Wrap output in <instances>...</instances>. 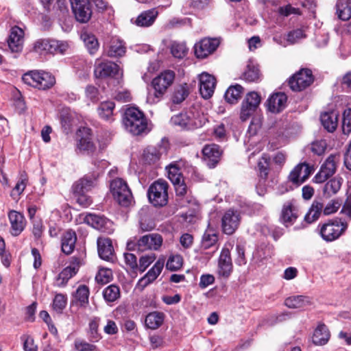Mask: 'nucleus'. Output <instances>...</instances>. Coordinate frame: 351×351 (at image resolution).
Returning a JSON list of instances; mask_svg holds the SVG:
<instances>
[{"mask_svg":"<svg viewBox=\"0 0 351 351\" xmlns=\"http://www.w3.org/2000/svg\"><path fill=\"white\" fill-rule=\"evenodd\" d=\"M171 121L173 125H178L182 129L193 130L202 127L208 120L196 108H192L188 111L172 117Z\"/></svg>","mask_w":351,"mask_h":351,"instance_id":"obj_1","label":"nucleus"},{"mask_svg":"<svg viewBox=\"0 0 351 351\" xmlns=\"http://www.w3.org/2000/svg\"><path fill=\"white\" fill-rule=\"evenodd\" d=\"M175 77V72L171 70H165L155 77L152 81L154 93L148 95L147 101L151 104L158 102L173 84Z\"/></svg>","mask_w":351,"mask_h":351,"instance_id":"obj_2","label":"nucleus"},{"mask_svg":"<svg viewBox=\"0 0 351 351\" xmlns=\"http://www.w3.org/2000/svg\"><path fill=\"white\" fill-rule=\"evenodd\" d=\"M123 123L125 128L134 135H139L147 129L144 114L136 108H130L125 112Z\"/></svg>","mask_w":351,"mask_h":351,"instance_id":"obj_3","label":"nucleus"},{"mask_svg":"<svg viewBox=\"0 0 351 351\" xmlns=\"http://www.w3.org/2000/svg\"><path fill=\"white\" fill-rule=\"evenodd\" d=\"M23 82L40 90L51 88L56 83V79L50 73L45 71H31L22 77Z\"/></svg>","mask_w":351,"mask_h":351,"instance_id":"obj_4","label":"nucleus"},{"mask_svg":"<svg viewBox=\"0 0 351 351\" xmlns=\"http://www.w3.org/2000/svg\"><path fill=\"white\" fill-rule=\"evenodd\" d=\"M167 182L163 180H158L149 187L147 196L149 202L154 206H164L168 202Z\"/></svg>","mask_w":351,"mask_h":351,"instance_id":"obj_5","label":"nucleus"},{"mask_svg":"<svg viewBox=\"0 0 351 351\" xmlns=\"http://www.w3.org/2000/svg\"><path fill=\"white\" fill-rule=\"evenodd\" d=\"M339 160L340 155L339 154H332L328 156L322 164L313 181L315 183L321 184L328 180L336 173Z\"/></svg>","mask_w":351,"mask_h":351,"instance_id":"obj_6","label":"nucleus"},{"mask_svg":"<svg viewBox=\"0 0 351 351\" xmlns=\"http://www.w3.org/2000/svg\"><path fill=\"white\" fill-rule=\"evenodd\" d=\"M110 191L114 199L123 206H128L133 199V196L127 183L121 178L111 182Z\"/></svg>","mask_w":351,"mask_h":351,"instance_id":"obj_7","label":"nucleus"},{"mask_svg":"<svg viewBox=\"0 0 351 351\" xmlns=\"http://www.w3.org/2000/svg\"><path fill=\"white\" fill-rule=\"evenodd\" d=\"M68 49V44L62 41L42 38L34 43V51L38 53H64Z\"/></svg>","mask_w":351,"mask_h":351,"instance_id":"obj_8","label":"nucleus"},{"mask_svg":"<svg viewBox=\"0 0 351 351\" xmlns=\"http://www.w3.org/2000/svg\"><path fill=\"white\" fill-rule=\"evenodd\" d=\"M348 224L338 220L330 221L322 225L319 233L326 241H332L338 239L347 229Z\"/></svg>","mask_w":351,"mask_h":351,"instance_id":"obj_9","label":"nucleus"},{"mask_svg":"<svg viewBox=\"0 0 351 351\" xmlns=\"http://www.w3.org/2000/svg\"><path fill=\"white\" fill-rule=\"evenodd\" d=\"M313 81L312 71L308 69H302L289 78V85L292 90L299 92L311 86Z\"/></svg>","mask_w":351,"mask_h":351,"instance_id":"obj_10","label":"nucleus"},{"mask_svg":"<svg viewBox=\"0 0 351 351\" xmlns=\"http://www.w3.org/2000/svg\"><path fill=\"white\" fill-rule=\"evenodd\" d=\"M233 271V265L229 248L224 246L220 253L217 263V274L219 278L228 279Z\"/></svg>","mask_w":351,"mask_h":351,"instance_id":"obj_11","label":"nucleus"},{"mask_svg":"<svg viewBox=\"0 0 351 351\" xmlns=\"http://www.w3.org/2000/svg\"><path fill=\"white\" fill-rule=\"evenodd\" d=\"M163 239L161 235L158 234H148L141 237L137 241L136 245L139 251H146L149 250H157L162 243ZM131 245H135L134 243H128V247L131 248Z\"/></svg>","mask_w":351,"mask_h":351,"instance_id":"obj_12","label":"nucleus"},{"mask_svg":"<svg viewBox=\"0 0 351 351\" xmlns=\"http://www.w3.org/2000/svg\"><path fill=\"white\" fill-rule=\"evenodd\" d=\"M261 102V96L254 91L247 94L242 102L240 118L243 121L247 120L256 111Z\"/></svg>","mask_w":351,"mask_h":351,"instance_id":"obj_13","label":"nucleus"},{"mask_svg":"<svg viewBox=\"0 0 351 351\" xmlns=\"http://www.w3.org/2000/svg\"><path fill=\"white\" fill-rule=\"evenodd\" d=\"M73 12L77 21L87 23L92 15L89 0H69Z\"/></svg>","mask_w":351,"mask_h":351,"instance_id":"obj_14","label":"nucleus"},{"mask_svg":"<svg viewBox=\"0 0 351 351\" xmlns=\"http://www.w3.org/2000/svg\"><path fill=\"white\" fill-rule=\"evenodd\" d=\"M241 215L237 210H228L222 217L221 228L223 233L231 235L239 228Z\"/></svg>","mask_w":351,"mask_h":351,"instance_id":"obj_15","label":"nucleus"},{"mask_svg":"<svg viewBox=\"0 0 351 351\" xmlns=\"http://www.w3.org/2000/svg\"><path fill=\"white\" fill-rule=\"evenodd\" d=\"M313 170V166L306 162L300 163L289 173V180L293 184L300 186L309 178Z\"/></svg>","mask_w":351,"mask_h":351,"instance_id":"obj_16","label":"nucleus"},{"mask_svg":"<svg viewBox=\"0 0 351 351\" xmlns=\"http://www.w3.org/2000/svg\"><path fill=\"white\" fill-rule=\"evenodd\" d=\"M219 41L216 38H204L195 45V54L197 58H205L218 47Z\"/></svg>","mask_w":351,"mask_h":351,"instance_id":"obj_17","label":"nucleus"},{"mask_svg":"<svg viewBox=\"0 0 351 351\" xmlns=\"http://www.w3.org/2000/svg\"><path fill=\"white\" fill-rule=\"evenodd\" d=\"M203 159L209 168H214L219 162L222 151L216 144L206 145L202 149Z\"/></svg>","mask_w":351,"mask_h":351,"instance_id":"obj_18","label":"nucleus"},{"mask_svg":"<svg viewBox=\"0 0 351 351\" xmlns=\"http://www.w3.org/2000/svg\"><path fill=\"white\" fill-rule=\"evenodd\" d=\"M24 32L18 26L11 28L8 39V45L12 52H21L23 47Z\"/></svg>","mask_w":351,"mask_h":351,"instance_id":"obj_19","label":"nucleus"},{"mask_svg":"<svg viewBox=\"0 0 351 351\" xmlns=\"http://www.w3.org/2000/svg\"><path fill=\"white\" fill-rule=\"evenodd\" d=\"M164 267V261L158 260L148 272L141 278L137 285L136 288L143 291L147 285L153 282L160 274Z\"/></svg>","mask_w":351,"mask_h":351,"instance_id":"obj_20","label":"nucleus"},{"mask_svg":"<svg viewBox=\"0 0 351 351\" xmlns=\"http://www.w3.org/2000/svg\"><path fill=\"white\" fill-rule=\"evenodd\" d=\"M199 80L201 95L204 99H209L213 95L215 88V78L207 73H202L199 75Z\"/></svg>","mask_w":351,"mask_h":351,"instance_id":"obj_21","label":"nucleus"},{"mask_svg":"<svg viewBox=\"0 0 351 351\" xmlns=\"http://www.w3.org/2000/svg\"><path fill=\"white\" fill-rule=\"evenodd\" d=\"M119 66L112 62H99L95 64L94 74L97 78L113 77L118 73Z\"/></svg>","mask_w":351,"mask_h":351,"instance_id":"obj_22","label":"nucleus"},{"mask_svg":"<svg viewBox=\"0 0 351 351\" xmlns=\"http://www.w3.org/2000/svg\"><path fill=\"white\" fill-rule=\"evenodd\" d=\"M80 133L84 134L82 136L77 144L78 149L87 154H93L96 151V146L92 141L90 130L83 128L79 130Z\"/></svg>","mask_w":351,"mask_h":351,"instance_id":"obj_23","label":"nucleus"},{"mask_svg":"<svg viewBox=\"0 0 351 351\" xmlns=\"http://www.w3.org/2000/svg\"><path fill=\"white\" fill-rule=\"evenodd\" d=\"M287 99V95L283 93L271 95L267 101L268 110L273 113L280 112L285 108Z\"/></svg>","mask_w":351,"mask_h":351,"instance_id":"obj_24","label":"nucleus"},{"mask_svg":"<svg viewBox=\"0 0 351 351\" xmlns=\"http://www.w3.org/2000/svg\"><path fill=\"white\" fill-rule=\"evenodd\" d=\"M98 254L103 260L110 261L114 257V248L111 239L109 238H99L97 239Z\"/></svg>","mask_w":351,"mask_h":351,"instance_id":"obj_25","label":"nucleus"},{"mask_svg":"<svg viewBox=\"0 0 351 351\" xmlns=\"http://www.w3.org/2000/svg\"><path fill=\"white\" fill-rule=\"evenodd\" d=\"M96 178L93 176H85L76 181L72 186L74 194H83L89 191L95 186Z\"/></svg>","mask_w":351,"mask_h":351,"instance_id":"obj_26","label":"nucleus"},{"mask_svg":"<svg viewBox=\"0 0 351 351\" xmlns=\"http://www.w3.org/2000/svg\"><path fill=\"white\" fill-rule=\"evenodd\" d=\"M79 267V261L77 259L75 261L71 263L69 266L65 267L56 278L57 286H64L67 283L68 280L77 274Z\"/></svg>","mask_w":351,"mask_h":351,"instance_id":"obj_27","label":"nucleus"},{"mask_svg":"<svg viewBox=\"0 0 351 351\" xmlns=\"http://www.w3.org/2000/svg\"><path fill=\"white\" fill-rule=\"evenodd\" d=\"M84 221L88 226L103 232H105L106 227L111 224V222L103 216L91 213L84 217Z\"/></svg>","mask_w":351,"mask_h":351,"instance_id":"obj_28","label":"nucleus"},{"mask_svg":"<svg viewBox=\"0 0 351 351\" xmlns=\"http://www.w3.org/2000/svg\"><path fill=\"white\" fill-rule=\"evenodd\" d=\"M8 217L11 223L12 234L19 235L24 229L25 221L23 215L15 210L9 213Z\"/></svg>","mask_w":351,"mask_h":351,"instance_id":"obj_29","label":"nucleus"},{"mask_svg":"<svg viewBox=\"0 0 351 351\" xmlns=\"http://www.w3.org/2000/svg\"><path fill=\"white\" fill-rule=\"evenodd\" d=\"M165 315L160 311H153L148 313L145 319V326L151 330L159 328L164 323Z\"/></svg>","mask_w":351,"mask_h":351,"instance_id":"obj_30","label":"nucleus"},{"mask_svg":"<svg viewBox=\"0 0 351 351\" xmlns=\"http://www.w3.org/2000/svg\"><path fill=\"white\" fill-rule=\"evenodd\" d=\"M176 191V201L180 207H184L189 203V197L186 196L187 187L184 180H180L178 182H173Z\"/></svg>","mask_w":351,"mask_h":351,"instance_id":"obj_31","label":"nucleus"},{"mask_svg":"<svg viewBox=\"0 0 351 351\" xmlns=\"http://www.w3.org/2000/svg\"><path fill=\"white\" fill-rule=\"evenodd\" d=\"M330 337V332L327 326L324 324H319L314 331L312 341L315 345L322 346L328 341Z\"/></svg>","mask_w":351,"mask_h":351,"instance_id":"obj_32","label":"nucleus"},{"mask_svg":"<svg viewBox=\"0 0 351 351\" xmlns=\"http://www.w3.org/2000/svg\"><path fill=\"white\" fill-rule=\"evenodd\" d=\"M298 217L295 208L291 202H287L283 206L281 212L280 220L286 226H289L293 223Z\"/></svg>","mask_w":351,"mask_h":351,"instance_id":"obj_33","label":"nucleus"},{"mask_svg":"<svg viewBox=\"0 0 351 351\" xmlns=\"http://www.w3.org/2000/svg\"><path fill=\"white\" fill-rule=\"evenodd\" d=\"M320 120L324 128L328 132H334L338 123V114L335 112H324L321 114Z\"/></svg>","mask_w":351,"mask_h":351,"instance_id":"obj_34","label":"nucleus"},{"mask_svg":"<svg viewBox=\"0 0 351 351\" xmlns=\"http://www.w3.org/2000/svg\"><path fill=\"white\" fill-rule=\"evenodd\" d=\"M77 237L75 232L72 230L66 231L62 239V251L66 254H70L73 252Z\"/></svg>","mask_w":351,"mask_h":351,"instance_id":"obj_35","label":"nucleus"},{"mask_svg":"<svg viewBox=\"0 0 351 351\" xmlns=\"http://www.w3.org/2000/svg\"><path fill=\"white\" fill-rule=\"evenodd\" d=\"M260 78L261 73L258 66L249 62L242 73L241 79L248 82H257Z\"/></svg>","mask_w":351,"mask_h":351,"instance_id":"obj_36","label":"nucleus"},{"mask_svg":"<svg viewBox=\"0 0 351 351\" xmlns=\"http://www.w3.org/2000/svg\"><path fill=\"white\" fill-rule=\"evenodd\" d=\"M336 10L339 19L349 20L351 18V0H337Z\"/></svg>","mask_w":351,"mask_h":351,"instance_id":"obj_37","label":"nucleus"},{"mask_svg":"<svg viewBox=\"0 0 351 351\" xmlns=\"http://www.w3.org/2000/svg\"><path fill=\"white\" fill-rule=\"evenodd\" d=\"M158 15L155 10H149L142 12L136 19V24L141 27H148L152 25Z\"/></svg>","mask_w":351,"mask_h":351,"instance_id":"obj_38","label":"nucleus"},{"mask_svg":"<svg viewBox=\"0 0 351 351\" xmlns=\"http://www.w3.org/2000/svg\"><path fill=\"white\" fill-rule=\"evenodd\" d=\"M324 205L318 201H313L311 208L304 217L305 221L308 223H313L317 220L323 212Z\"/></svg>","mask_w":351,"mask_h":351,"instance_id":"obj_39","label":"nucleus"},{"mask_svg":"<svg viewBox=\"0 0 351 351\" xmlns=\"http://www.w3.org/2000/svg\"><path fill=\"white\" fill-rule=\"evenodd\" d=\"M310 304L309 298L304 295H293L287 298L285 304L290 308H299Z\"/></svg>","mask_w":351,"mask_h":351,"instance_id":"obj_40","label":"nucleus"},{"mask_svg":"<svg viewBox=\"0 0 351 351\" xmlns=\"http://www.w3.org/2000/svg\"><path fill=\"white\" fill-rule=\"evenodd\" d=\"M341 186V178H334L328 181L323 189L324 196L326 198L336 194Z\"/></svg>","mask_w":351,"mask_h":351,"instance_id":"obj_41","label":"nucleus"},{"mask_svg":"<svg viewBox=\"0 0 351 351\" xmlns=\"http://www.w3.org/2000/svg\"><path fill=\"white\" fill-rule=\"evenodd\" d=\"M183 165L182 161L174 162L169 164L167 167L168 178L173 182H178L179 180H182L183 177L180 171L181 166Z\"/></svg>","mask_w":351,"mask_h":351,"instance_id":"obj_42","label":"nucleus"},{"mask_svg":"<svg viewBox=\"0 0 351 351\" xmlns=\"http://www.w3.org/2000/svg\"><path fill=\"white\" fill-rule=\"evenodd\" d=\"M189 94V86L186 83L177 86L171 96V101L175 104H181L186 99Z\"/></svg>","mask_w":351,"mask_h":351,"instance_id":"obj_43","label":"nucleus"},{"mask_svg":"<svg viewBox=\"0 0 351 351\" xmlns=\"http://www.w3.org/2000/svg\"><path fill=\"white\" fill-rule=\"evenodd\" d=\"M125 53V47L122 40L117 38L111 40L108 56L110 57L121 56Z\"/></svg>","mask_w":351,"mask_h":351,"instance_id":"obj_44","label":"nucleus"},{"mask_svg":"<svg viewBox=\"0 0 351 351\" xmlns=\"http://www.w3.org/2000/svg\"><path fill=\"white\" fill-rule=\"evenodd\" d=\"M243 91V88L239 84L230 86L225 93V99L229 104H236L241 98Z\"/></svg>","mask_w":351,"mask_h":351,"instance_id":"obj_45","label":"nucleus"},{"mask_svg":"<svg viewBox=\"0 0 351 351\" xmlns=\"http://www.w3.org/2000/svg\"><path fill=\"white\" fill-rule=\"evenodd\" d=\"M80 37L89 53L94 54L99 47V43L96 37L93 34L86 32H82Z\"/></svg>","mask_w":351,"mask_h":351,"instance_id":"obj_46","label":"nucleus"},{"mask_svg":"<svg viewBox=\"0 0 351 351\" xmlns=\"http://www.w3.org/2000/svg\"><path fill=\"white\" fill-rule=\"evenodd\" d=\"M218 241V235L211 231H206L202 236L201 248L208 250L215 247Z\"/></svg>","mask_w":351,"mask_h":351,"instance_id":"obj_47","label":"nucleus"},{"mask_svg":"<svg viewBox=\"0 0 351 351\" xmlns=\"http://www.w3.org/2000/svg\"><path fill=\"white\" fill-rule=\"evenodd\" d=\"M170 50L172 56L178 59H182L188 53V49L184 43L174 41L171 43Z\"/></svg>","mask_w":351,"mask_h":351,"instance_id":"obj_48","label":"nucleus"},{"mask_svg":"<svg viewBox=\"0 0 351 351\" xmlns=\"http://www.w3.org/2000/svg\"><path fill=\"white\" fill-rule=\"evenodd\" d=\"M114 106V103L112 101L102 102L98 108L99 117L106 120L110 119L112 116Z\"/></svg>","mask_w":351,"mask_h":351,"instance_id":"obj_49","label":"nucleus"},{"mask_svg":"<svg viewBox=\"0 0 351 351\" xmlns=\"http://www.w3.org/2000/svg\"><path fill=\"white\" fill-rule=\"evenodd\" d=\"M103 296L107 302H114L120 297L119 287L114 285H110L103 291Z\"/></svg>","mask_w":351,"mask_h":351,"instance_id":"obj_50","label":"nucleus"},{"mask_svg":"<svg viewBox=\"0 0 351 351\" xmlns=\"http://www.w3.org/2000/svg\"><path fill=\"white\" fill-rule=\"evenodd\" d=\"M74 296L80 306H85L88 304L89 289L87 286L81 285L77 287Z\"/></svg>","mask_w":351,"mask_h":351,"instance_id":"obj_51","label":"nucleus"},{"mask_svg":"<svg viewBox=\"0 0 351 351\" xmlns=\"http://www.w3.org/2000/svg\"><path fill=\"white\" fill-rule=\"evenodd\" d=\"M306 34L302 29H296L290 31L286 36V40L290 45L298 43L300 40L306 38Z\"/></svg>","mask_w":351,"mask_h":351,"instance_id":"obj_52","label":"nucleus"},{"mask_svg":"<svg viewBox=\"0 0 351 351\" xmlns=\"http://www.w3.org/2000/svg\"><path fill=\"white\" fill-rule=\"evenodd\" d=\"M270 158L267 154H264L258 163V167L261 178L265 179L267 176L269 167Z\"/></svg>","mask_w":351,"mask_h":351,"instance_id":"obj_53","label":"nucleus"},{"mask_svg":"<svg viewBox=\"0 0 351 351\" xmlns=\"http://www.w3.org/2000/svg\"><path fill=\"white\" fill-rule=\"evenodd\" d=\"M98 319L94 318L89 323V339L92 341H98L100 339V335L98 333Z\"/></svg>","mask_w":351,"mask_h":351,"instance_id":"obj_54","label":"nucleus"},{"mask_svg":"<svg viewBox=\"0 0 351 351\" xmlns=\"http://www.w3.org/2000/svg\"><path fill=\"white\" fill-rule=\"evenodd\" d=\"M342 131L344 134L351 133V108L346 109L343 113Z\"/></svg>","mask_w":351,"mask_h":351,"instance_id":"obj_55","label":"nucleus"},{"mask_svg":"<svg viewBox=\"0 0 351 351\" xmlns=\"http://www.w3.org/2000/svg\"><path fill=\"white\" fill-rule=\"evenodd\" d=\"M66 305V297L62 294H56L53 302V308L58 313H62Z\"/></svg>","mask_w":351,"mask_h":351,"instance_id":"obj_56","label":"nucleus"},{"mask_svg":"<svg viewBox=\"0 0 351 351\" xmlns=\"http://www.w3.org/2000/svg\"><path fill=\"white\" fill-rule=\"evenodd\" d=\"M342 201L339 199H335L330 201L323 208V213L325 215H329L335 213L340 208Z\"/></svg>","mask_w":351,"mask_h":351,"instance_id":"obj_57","label":"nucleus"},{"mask_svg":"<svg viewBox=\"0 0 351 351\" xmlns=\"http://www.w3.org/2000/svg\"><path fill=\"white\" fill-rule=\"evenodd\" d=\"M182 266V257L180 255H176L170 257L167 263V269L171 271H176Z\"/></svg>","mask_w":351,"mask_h":351,"instance_id":"obj_58","label":"nucleus"},{"mask_svg":"<svg viewBox=\"0 0 351 351\" xmlns=\"http://www.w3.org/2000/svg\"><path fill=\"white\" fill-rule=\"evenodd\" d=\"M112 277V273L110 269H101L95 276V280L102 285L108 283Z\"/></svg>","mask_w":351,"mask_h":351,"instance_id":"obj_59","label":"nucleus"},{"mask_svg":"<svg viewBox=\"0 0 351 351\" xmlns=\"http://www.w3.org/2000/svg\"><path fill=\"white\" fill-rule=\"evenodd\" d=\"M327 147V143L325 140H317L311 143V149L312 152L317 156L324 154Z\"/></svg>","mask_w":351,"mask_h":351,"instance_id":"obj_60","label":"nucleus"},{"mask_svg":"<svg viewBox=\"0 0 351 351\" xmlns=\"http://www.w3.org/2000/svg\"><path fill=\"white\" fill-rule=\"evenodd\" d=\"M75 349L77 351H96L97 346L84 340L76 339L74 342Z\"/></svg>","mask_w":351,"mask_h":351,"instance_id":"obj_61","label":"nucleus"},{"mask_svg":"<svg viewBox=\"0 0 351 351\" xmlns=\"http://www.w3.org/2000/svg\"><path fill=\"white\" fill-rule=\"evenodd\" d=\"M155 223L153 220L142 217L139 220V228L142 232H148L155 228Z\"/></svg>","mask_w":351,"mask_h":351,"instance_id":"obj_62","label":"nucleus"},{"mask_svg":"<svg viewBox=\"0 0 351 351\" xmlns=\"http://www.w3.org/2000/svg\"><path fill=\"white\" fill-rule=\"evenodd\" d=\"M155 259L156 256L154 254L142 256L139 260V270L141 272H143L150 265V264L154 261Z\"/></svg>","mask_w":351,"mask_h":351,"instance_id":"obj_63","label":"nucleus"},{"mask_svg":"<svg viewBox=\"0 0 351 351\" xmlns=\"http://www.w3.org/2000/svg\"><path fill=\"white\" fill-rule=\"evenodd\" d=\"M21 339L23 342V349L25 351H37V346L35 345L32 337L24 335Z\"/></svg>","mask_w":351,"mask_h":351,"instance_id":"obj_64","label":"nucleus"}]
</instances>
